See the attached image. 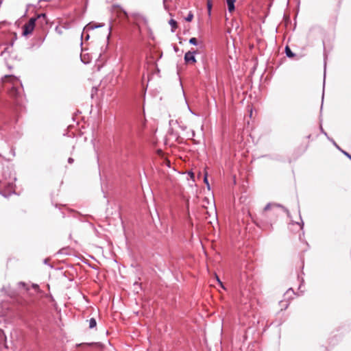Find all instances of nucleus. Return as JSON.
Here are the masks:
<instances>
[{
	"label": "nucleus",
	"instance_id": "obj_1",
	"mask_svg": "<svg viewBox=\"0 0 351 351\" xmlns=\"http://www.w3.org/2000/svg\"><path fill=\"white\" fill-rule=\"evenodd\" d=\"M35 22H36V19H34V18H32L29 20L28 23H27L24 26V29H23V35L27 36L33 32L34 27H35Z\"/></svg>",
	"mask_w": 351,
	"mask_h": 351
},
{
	"label": "nucleus",
	"instance_id": "obj_2",
	"mask_svg": "<svg viewBox=\"0 0 351 351\" xmlns=\"http://www.w3.org/2000/svg\"><path fill=\"white\" fill-rule=\"evenodd\" d=\"M195 51H189L184 55V61L186 64H194L197 60L195 58Z\"/></svg>",
	"mask_w": 351,
	"mask_h": 351
},
{
	"label": "nucleus",
	"instance_id": "obj_3",
	"mask_svg": "<svg viewBox=\"0 0 351 351\" xmlns=\"http://www.w3.org/2000/svg\"><path fill=\"white\" fill-rule=\"evenodd\" d=\"M229 12H233L234 10V2L236 0H226Z\"/></svg>",
	"mask_w": 351,
	"mask_h": 351
},
{
	"label": "nucleus",
	"instance_id": "obj_4",
	"mask_svg": "<svg viewBox=\"0 0 351 351\" xmlns=\"http://www.w3.org/2000/svg\"><path fill=\"white\" fill-rule=\"evenodd\" d=\"M96 325H97L96 320L94 318H91L89 320V328H93L95 327Z\"/></svg>",
	"mask_w": 351,
	"mask_h": 351
},
{
	"label": "nucleus",
	"instance_id": "obj_5",
	"mask_svg": "<svg viewBox=\"0 0 351 351\" xmlns=\"http://www.w3.org/2000/svg\"><path fill=\"white\" fill-rule=\"evenodd\" d=\"M207 176H208V173H207V172H205V176H204V182L206 184V186H207L208 189L210 190V184H209L208 181Z\"/></svg>",
	"mask_w": 351,
	"mask_h": 351
},
{
	"label": "nucleus",
	"instance_id": "obj_6",
	"mask_svg": "<svg viewBox=\"0 0 351 351\" xmlns=\"http://www.w3.org/2000/svg\"><path fill=\"white\" fill-rule=\"evenodd\" d=\"M286 53H287V56H289V57L291 58L293 56V53L291 52V49L288 47H286Z\"/></svg>",
	"mask_w": 351,
	"mask_h": 351
},
{
	"label": "nucleus",
	"instance_id": "obj_7",
	"mask_svg": "<svg viewBox=\"0 0 351 351\" xmlns=\"http://www.w3.org/2000/svg\"><path fill=\"white\" fill-rule=\"evenodd\" d=\"M188 175L190 176V178L193 182H195V174L193 171H190L188 172Z\"/></svg>",
	"mask_w": 351,
	"mask_h": 351
},
{
	"label": "nucleus",
	"instance_id": "obj_8",
	"mask_svg": "<svg viewBox=\"0 0 351 351\" xmlns=\"http://www.w3.org/2000/svg\"><path fill=\"white\" fill-rule=\"evenodd\" d=\"M189 43L192 45H197V40L195 38H191L190 40H189Z\"/></svg>",
	"mask_w": 351,
	"mask_h": 351
},
{
	"label": "nucleus",
	"instance_id": "obj_9",
	"mask_svg": "<svg viewBox=\"0 0 351 351\" xmlns=\"http://www.w3.org/2000/svg\"><path fill=\"white\" fill-rule=\"evenodd\" d=\"M193 14H192V13H191V12H190V13L188 14L187 17L186 18V20L187 21H192V19H193Z\"/></svg>",
	"mask_w": 351,
	"mask_h": 351
},
{
	"label": "nucleus",
	"instance_id": "obj_10",
	"mask_svg": "<svg viewBox=\"0 0 351 351\" xmlns=\"http://www.w3.org/2000/svg\"><path fill=\"white\" fill-rule=\"evenodd\" d=\"M169 23H170V25L172 26V27H173V29L176 28V27H177V25H176V22L174 20L171 19V20L169 21Z\"/></svg>",
	"mask_w": 351,
	"mask_h": 351
},
{
	"label": "nucleus",
	"instance_id": "obj_11",
	"mask_svg": "<svg viewBox=\"0 0 351 351\" xmlns=\"http://www.w3.org/2000/svg\"><path fill=\"white\" fill-rule=\"evenodd\" d=\"M215 278H216V280L217 281V282L219 284V285L223 288V289H225L223 285V283L221 282V281L219 280V277L215 275Z\"/></svg>",
	"mask_w": 351,
	"mask_h": 351
},
{
	"label": "nucleus",
	"instance_id": "obj_12",
	"mask_svg": "<svg viewBox=\"0 0 351 351\" xmlns=\"http://www.w3.org/2000/svg\"><path fill=\"white\" fill-rule=\"evenodd\" d=\"M211 7H212L211 3L210 1H208V10L209 13L210 12Z\"/></svg>",
	"mask_w": 351,
	"mask_h": 351
},
{
	"label": "nucleus",
	"instance_id": "obj_13",
	"mask_svg": "<svg viewBox=\"0 0 351 351\" xmlns=\"http://www.w3.org/2000/svg\"><path fill=\"white\" fill-rule=\"evenodd\" d=\"M90 28H91V25H88L86 27V29H89Z\"/></svg>",
	"mask_w": 351,
	"mask_h": 351
},
{
	"label": "nucleus",
	"instance_id": "obj_14",
	"mask_svg": "<svg viewBox=\"0 0 351 351\" xmlns=\"http://www.w3.org/2000/svg\"><path fill=\"white\" fill-rule=\"evenodd\" d=\"M69 162H71L73 161V160L71 158H69Z\"/></svg>",
	"mask_w": 351,
	"mask_h": 351
},
{
	"label": "nucleus",
	"instance_id": "obj_15",
	"mask_svg": "<svg viewBox=\"0 0 351 351\" xmlns=\"http://www.w3.org/2000/svg\"><path fill=\"white\" fill-rule=\"evenodd\" d=\"M200 175H201V173L199 172V173H198V175H197L198 178H199V177H200Z\"/></svg>",
	"mask_w": 351,
	"mask_h": 351
}]
</instances>
